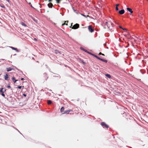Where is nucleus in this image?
Masks as SVG:
<instances>
[{"label":"nucleus","instance_id":"nucleus-1","mask_svg":"<svg viewBox=\"0 0 148 148\" xmlns=\"http://www.w3.org/2000/svg\"><path fill=\"white\" fill-rule=\"evenodd\" d=\"M101 124L103 128H108L109 127V126L108 125L106 124L104 122H101Z\"/></svg>","mask_w":148,"mask_h":148},{"label":"nucleus","instance_id":"nucleus-2","mask_svg":"<svg viewBox=\"0 0 148 148\" xmlns=\"http://www.w3.org/2000/svg\"><path fill=\"white\" fill-rule=\"evenodd\" d=\"M3 89V87H1L0 88V94L2 96L6 98L5 97V94H4V92H3L2 90Z\"/></svg>","mask_w":148,"mask_h":148},{"label":"nucleus","instance_id":"nucleus-3","mask_svg":"<svg viewBox=\"0 0 148 148\" xmlns=\"http://www.w3.org/2000/svg\"><path fill=\"white\" fill-rule=\"evenodd\" d=\"M79 27V25L78 24L76 23L72 27V29H76Z\"/></svg>","mask_w":148,"mask_h":148},{"label":"nucleus","instance_id":"nucleus-4","mask_svg":"<svg viewBox=\"0 0 148 148\" xmlns=\"http://www.w3.org/2000/svg\"><path fill=\"white\" fill-rule=\"evenodd\" d=\"M88 29L89 32L91 33L94 31V29L92 27V26L90 25L88 26Z\"/></svg>","mask_w":148,"mask_h":148},{"label":"nucleus","instance_id":"nucleus-5","mask_svg":"<svg viewBox=\"0 0 148 148\" xmlns=\"http://www.w3.org/2000/svg\"><path fill=\"white\" fill-rule=\"evenodd\" d=\"M9 47L11 48L12 50H14L16 51V52H19V50H18L17 48H15L14 47H12V46H9Z\"/></svg>","mask_w":148,"mask_h":148},{"label":"nucleus","instance_id":"nucleus-6","mask_svg":"<svg viewBox=\"0 0 148 148\" xmlns=\"http://www.w3.org/2000/svg\"><path fill=\"white\" fill-rule=\"evenodd\" d=\"M125 10L124 9H121L119 11V13L121 15H122L124 14L125 13Z\"/></svg>","mask_w":148,"mask_h":148},{"label":"nucleus","instance_id":"nucleus-7","mask_svg":"<svg viewBox=\"0 0 148 148\" xmlns=\"http://www.w3.org/2000/svg\"><path fill=\"white\" fill-rule=\"evenodd\" d=\"M4 78L6 80H9V77L7 73H6L4 75Z\"/></svg>","mask_w":148,"mask_h":148},{"label":"nucleus","instance_id":"nucleus-8","mask_svg":"<svg viewBox=\"0 0 148 148\" xmlns=\"http://www.w3.org/2000/svg\"><path fill=\"white\" fill-rule=\"evenodd\" d=\"M127 10L129 12H130V14H132L133 12V11L132 10V9H131V8L127 7Z\"/></svg>","mask_w":148,"mask_h":148},{"label":"nucleus","instance_id":"nucleus-9","mask_svg":"<svg viewBox=\"0 0 148 148\" xmlns=\"http://www.w3.org/2000/svg\"><path fill=\"white\" fill-rule=\"evenodd\" d=\"M44 76L45 78V80H47L48 78V77L47 76V74L46 73H44Z\"/></svg>","mask_w":148,"mask_h":148},{"label":"nucleus","instance_id":"nucleus-10","mask_svg":"<svg viewBox=\"0 0 148 148\" xmlns=\"http://www.w3.org/2000/svg\"><path fill=\"white\" fill-rule=\"evenodd\" d=\"M71 110H65L64 111V112L62 113V114H69V112L71 111Z\"/></svg>","mask_w":148,"mask_h":148},{"label":"nucleus","instance_id":"nucleus-11","mask_svg":"<svg viewBox=\"0 0 148 148\" xmlns=\"http://www.w3.org/2000/svg\"><path fill=\"white\" fill-rule=\"evenodd\" d=\"M31 18L36 23H38V21L36 19L34 18H33L32 16H30Z\"/></svg>","mask_w":148,"mask_h":148},{"label":"nucleus","instance_id":"nucleus-12","mask_svg":"<svg viewBox=\"0 0 148 148\" xmlns=\"http://www.w3.org/2000/svg\"><path fill=\"white\" fill-rule=\"evenodd\" d=\"M6 69L7 70V72H9L12 71V70H14V69L13 68H12L10 67L9 68H7Z\"/></svg>","mask_w":148,"mask_h":148},{"label":"nucleus","instance_id":"nucleus-13","mask_svg":"<svg viewBox=\"0 0 148 148\" xmlns=\"http://www.w3.org/2000/svg\"><path fill=\"white\" fill-rule=\"evenodd\" d=\"M80 49L82 50L83 51H84L85 52H86L87 53L88 51H87L86 49H85L83 47H80Z\"/></svg>","mask_w":148,"mask_h":148},{"label":"nucleus","instance_id":"nucleus-14","mask_svg":"<svg viewBox=\"0 0 148 148\" xmlns=\"http://www.w3.org/2000/svg\"><path fill=\"white\" fill-rule=\"evenodd\" d=\"M48 6L49 8H52L53 5L51 3H50L48 4Z\"/></svg>","mask_w":148,"mask_h":148},{"label":"nucleus","instance_id":"nucleus-15","mask_svg":"<svg viewBox=\"0 0 148 148\" xmlns=\"http://www.w3.org/2000/svg\"><path fill=\"white\" fill-rule=\"evenodd\" d=\"M12 79L13 80L14 83H15L17 81V80L15 79V78L14 77H12Z\"/></svg>","mask_w":148,"mask_h":148},{"label":"nucleus","instance_id":"nucleus-16","mask_svg":"<svg viewBox=\"0 0 148 148\" xmlns=\"http://www.w3.org/2000/svg\"><path fill=\"white\" fill-rule=\"evenodd\" d=\"M106 77L108 78L109 79H110L111 78V77L110 75L109 74H106L105 75Z\"/></svg>","mask_w":148,"mask_h":148},{"label":"nucleus","instance_id":"nucleus-17","mask_svg":"<svg viewBox=\"0 0 148 148\" xmlns=\"http://www.w3.org/2000/svg\"><path fill=\"white\" fill-rule=\"evenodd\" d=\"M52 103V101L51 100H49L47 101V103L48 105H51Z\"/></svg>","mask_w":148,"mask_h":148},{"label":"nucleus","instance_id":"nucleus-18","mask_svg":"<svg viewBox=\"0 0 148 148\" xmlns=\"http://www.w3.org/2000/svg\"><path fill=\"white\" fill-rule=\"evenodd\" d=\"M21 24L23 25V26L25 27H26L27 26V25L24 23L23 22H21Z\"/></svg>","mask_w":148,"mask_h":148},{"label":"nucleus","instance_id":"nucleus-19","mask_svg":"<svg viewBox=\"0 0 148 148\" xmlns=\"http://www.w3.org/2000/svg\"><path fill=\"white\" fill-rule=\"evenodd\" d=\"M60 52L58 50H56L55 51V53L56 54H58V53H60Z\"/></svg>","mask_w":148,"mask_h":148},{"label":"nucleus","instance_id":"nucleus-20","mask_svg":"<svg viewBox=\"0 0 148 148\" xmlns=\"http://www.w3.org/2000/svg\"><path fill=\"white\" fill-rule=\"evenodd\" d=\"M79 60L80 61H81L82 62L83 64L85 65L86 64V63L84 62L83 60L80 58Z\"/></svg>","mask_w":148,"mask_h":148},{"label":"nucleus","instance_id":"nucleus-21","mask_svg":"<svg viewBox=\"0 0 148 148\" xmlns=\"http://www.w3.org/2000/svg\"><path fill=\"white\" fill-rule=\"evenodd\" d=\"M101 61H102L104 62L107 63L108 62L107 60H105L104 59H101Z\"/></svg>","mask_w":148,"mask_h":148},{"label":"nucleus","instance_id":"nucleus-22","mask_svg":"<svg viewBox=\"0 0 148 148\" xmlns=\"http://www.w3.org/2000/svg\"><path fill=\"white\" fill-rule=\"evenodd\" d=\"M64 110V107H62L60 109V111L61 112H62Z\"/></svg>","mask_w":148,"mask_h":148},{"label":"nucleus","instance_id":"nucleus-23","mask_svg":"<svg viewBox=\"0 0 148 148\" xmlns=\"http://www.w3.org/2000/svg\"><path fill=\"white\" fill-rule=\"evenodd\" d=\"M66 22H68V21H65V22L64 23H63L62 24V26H63L64 25H67V24H66V23H65Z\"/></svg>","mask_w":148,"mask_h":148},{"label":"nucleus","instance_id":"nucleus-24","mask_svg":"<svg viewBox=\"0 0 148 148\" xmlns=\"http://www.w3.org/2000/svg\"><path fill=\"white\" fill-rule=\"evenodd\" d=\"M12 127L14 129H15V130H17V131H18L20 134H21L22 135V134L16 128V127H14V126H12Z\"/></svg>","mask_w":148,"mask_h":148},{"label":"nucleus","instance_id":"nucleus-25","mask_svg":"<svg viewBox=\"0 0 148 148\" xmlns=\"http://www.w3.org/2000/svg\"><path fill=\"white\" fill-rule=\"evenodd\" d=\"M81 15L82 16H84L85 17H89V16H88V15H87V16L85 15H84V14H81Z\"/></svg>","mask_w":148,"mask_h":148},{"label":"nucleus","instance_id":"nucleus-26","mask_svg":"<svg viewBox=\"0 0 148 148\" xmlns=\"http://www.w3.org/2000/svg\"><path fill=\"white\" fill-rule=\"evenodd\" d=\"M0 6L2 8H5V6L3 5V4H2V5H0Z\"/></svg>","mask_w":148,"mask_h":148},{"label":"nucleus","instance_id":"nucleus-27","mask_svg":"<svg viewBox=\"0 0 148 148\" xmlns=\"http://www.w3.org/2000/svg\"><path fill=\"white\" fill-rule=\"evenodd\" d=\"M105 24H106V25H107V27H108V28H109V27H110V26H109V25H108V22H106L105 23Z\"/></svg>","mask_w":148,"mask_h":148},{"label":"nucleus","instance_id":"nucleus-28","mask_svg":"<svg viewBox=\"0 0 148 148\" xmlns=\"http://www.w3.org/2000/svg\"><path fill=\"white\" fill-rule=\"evenodd\" d=\"M29 4L30 5V6L32 8H34V7L32 6L31 3L30 2H29Z\"/></svg>","mask_w":148,"mask_h":148},{"label":"nucleus","instance_id":"nucleus-29","mask_svg":"<svg viewBox=\"0 0 148 148\" xmlns=\"http://www.w3.org/2000/svg\"><path fill=\"white\" fill-rule=\"evenodd\" d=\"M22 87H23L24 86H18V87H17V88H19V89H21V88Z\"/></svg>","mask_w":148,"mask_h":148},{"label":"nucleus","instance_id":"nucleus-30","mask_svg":"<svg viewBox=\"0 0 148 148\" xmlns=\"http://www.w3.org/2000/svg\"><path fill=\"white\" fill-rule=\"evenodd\" d=\"M99 55H102L103 56H104V54L102 53L101 52H99Z\"/></svg>","mask_w":148,"mask_h":148},{"label":"nucleus","instance_id":"nucleus-31","mask_svg":"<svg viewBox=\"0 0 148 148\" xmlns=\"http://www.w3.org/2000/svg\"><path fill=\"white\" fill-rule=\"evenodd\" d=\"M6 90V89L5 88H3L2 90H3V92H5Z\"/></svg>","mask_w":148,"mask_h":148},{"label":"nucleus","instance_id":"nucleus-32","mask_svg":"<svg viewBox=\"0 0 148 148\" xmlns=\"http://www.w3.org/2000/svg\"><path fill=\"white\" fill-rule=\"evenodd\" d=\"M115 10L116 11H118L119 10V8L118 7L116 6L115 7Z\"/></svg>","mask_w":148,"mask_h":148},{"label":"nucleus","instance_id":"nucleus-33","mask_svg":"<svg viewBox=\"0 0 148 148\" xmlns=\"http://www.w3.org/2000/svg\"><path fill=\"white\" fill-rule=\"evenodd\" d=\"M140 72H141V73H142V74H144V72H143V71L142 70H140Z\"/></svg>","mask_w":148,"mask_h":148},{"label":"nucleus","instance_id":"nucleus-34","mask_svg":"<svg viewBox=\"0 0 148 148\" xmlns=\"http://www.w3.org/2000/svg\"><path fill=\"white\" fill-rule=\"evenodd\" d=\"M7 87L8 88H11V86H10V84H8V85L7 86Z\"/></svg>","mask_w":148,"mask_h":148},{"label":"nucleus","instance_id":"nucleus-35","mask_svg":"<svg viewBox=\"0 0 148 148\" xmlns=\"http://www.w3.org/2000/svg\"><path fill=\"white\" fill-rule=\"evenodd\" d=\"M23 95L25 97H26L27 96L26 94L25 93H23Z\"/></svg>","mask_w":148,"mask_h":148},{"label":"nucleus","instance_id":"nucleus-36","mask_svg":"<svg viewBox=\"0 0 148 148\" xmlns=\"http://www.w3.org/2000/svg\"><path fill=\"white\" fill-rule=\"evenodd\" d=\"M88 53L92 55V53L91 52H90L89 51H88Z\"/></svg>","mask_w":148,"mask_h":148},{"label":"nucleus","instance_id":"nucleus-37","mask_svg":"<svg viewBox=\"0 0 148 148\" xmlns=\"http://www.w3.org/2000/svg\"><path fill=\"white\" fill-rule=\"evenodd\" d=\"M97 58V59H98L99 60H101H101L102 58H100L98 56V58Z\"/></svg>","mask_w":148,"mask_h":148},{"label":"nucleus","instance_id":"nucleus-38","mask_svg":"<svg viewBox=\"0 0 148 148\" xmlns=\"http://www.w3.org/2000/svg\"><path fill=\"white\" fill-rule=\"evenodd\" d=\"M72 9H73V11L75 12L76 10L74 9V8L73 7Z\"/></svg>","mask_w":148,"mask_h":148},{"label":"nucleus","instance_id":"nucleus-39","mask_svg":"<svg viewBox=\"0 0 148 148\" xmlns=\"http://www.w3.org/2000/svg\"><path fill=\"white\" fill-rule=\"evenodd\" d=\"M52 24L54 25L56 27V23H53Z\"/></svg>","mask_w":148,"mask_h":148},{"label":"nucleus","instance_id":"nucleus-40","mask_svg":"<svg viewBox=\"0 0 148 148\" xmlns=\"http://www.w3.org/2000/svg\"><path fill=\"white\" fill-rule=\"evenodd\" d=\"M122 29L124 31H127V30L124 28H123Z\"/></svg>","mask_w":148,"mask_h":148},{"label":"nucleus","instance_id":"nucleus-41","mask_svg":"<svg viewBox=\"0 0 148 148\" xmlns=\"http://www.w3.org/2000/svg\"><path fill=\"white\" fill-rule=\"evenodd\" d=\"M119 28H121V29H122L123 27L121 26H119Z\"/></svg>","mask_w":148,"mask_h":148},{"label":"nucleus","instance_id":"nucleus-42","mask_svg":"<svg viewBox=\"0 0 148 148\" xmlns=\"http://www.w3.org/2000/svg\"><path fill=\"white\" fill-rule=\"evenodd\" d=\"M119 4H117L116 5V6L118 7V6H119Z\"/></svg>","mask_w":148,"mask_h":148},{"label":"nucleus","instance_id":"nucleus-43","mask_svg":"<svg viewBox=\"0 0 148 148\" xmlns=\"http://www.w3.org/2000/svg\"><path fill=\"white\" fill-rule=\"evenodd\" d=\"M96 55H95V54L92 53V56H94L95 57V56Z\"/></svg>","mask_w":148,"mask_h":148},{"label":"nucleus","instance_id":"nucleus-44","mask_svg":"<svg viewBox=\"0 0 148 148\" xmlns=\"http://www.w3.org/2000/svg\"><path fill=\"white\" fill-rule=\"evenodd\" d=\"M95 57L97 59V58H98V56L97 55H95Z\"/></svg>","mask_w":148,"mask_h":148},{"label":"nucleus","instance_id":"nucleus-45","mask_svg":"<svg viewBox=\"0 0 148 148\" xmlns=\"http://www.w3.org/2000/svg\"><path fill=\"white\" fill-rule=\"evenodd\" d=\"M95 57L97 59V58H98V56L97 55H95Z\"/></svg>","mask_w":148,"mask_h":148},{"label":"nucleus","instance_id":"nucleus-46","mask_svg":"<svg viewBox=\"0 0 148 148\" xmlns=\"http://www.w3.org/2000/svg\"><path fill=\"white\" fill-rule=\"evenodd\" d=\"M24 79L23 78H21V80H23Z\"/></svg>","mask_w":148,"mask_h":148},{"label":"nucleus","instance_id":"nucleus-47","mask_svg":"<svg viewBox=\"0 0 148 148\" xmlns=\"http://www.w3.org/2000/svg\"><path fill=\"white\" fill-rule=\"evenodd\" d=\"M5 60V61L6 60H5V59H0V60Z\"/></svg>","mask_w":148,"mask_h":148},{"label":"nucleus","instance_id":"nucleus-48","mask_svg":"<svg viewBox=\"0 0 148 148\" xmlns=\"http://www.w3.org/2000/svg\"><path fill=\"white\" fill-rule=\"evenodd\" d=\"M6 1H7L8 2L10 3V0H6Z\"/></svg>","mask_w":148,"mask_h":148},{"label":"nucleus","instance_id":"nucleus-49","mask_svg":"<svg viewBox=\"0 0 148 148\" xmlns=\"http://www.w3.org/2000/svg\"><path fill=\"white\" fill-rule=\"evenodd\" d=\"M34 40H35L36 41H37V39L36 38H34Z\"/></svg>","mask_w":148,"mask_h":148},{"label":"nucleus","instance_id":"nucleus-50","mask_svg":"<svg viewBox=\"0 0 148 148\" xmlns=\"http://www.w3.org/2000/svg\"><path fill=\"white\" fill-rule=\"evenodd\" d=\"M106 45V43H105L104 44V46H105Z\"/></svg>","mask_w":148,"mask_h":148},{"label":"nucleus","instance_id":"nucleus-51","mask_svg":"<svg viewBox=\"0 0 148 148\" xmlns=\"http://www.w3.org/2000/svg\"><path fill=\"white\" fill-rule=\"evenodd\" d=\"M54 76L55 77H58V76H56H56Z\"/></svg>","mask_w":148,"mask_h":148},{"label":"nucleus","instance_id":"nucleus-52","mask_svg":"<svg viewBox=\"0 0 148 148\" xmlns=\"http://www.w3.org/2000/svg\"><path fill=\"white\" fill-rule=\"evenodd\" d=\"M16 55V54H14V55H13V56H15Z\"/></svg>","mask_w":148,"mask_h":148},{"label":"nucleus","instance_id":"nucleus-53","mask_svg":"<svg viewBox=\"0 0 148 148\" xmlns=\"http://www.w3.org/2000/svg\"><path fill=\"white\" fill-rule=\"evenodd\" d=\"M32 59H34H34H35L34 58V57H32Z\"/></svg>","mask_w":148,"mask_h":148},{"label":"nucleus","instance_id":"nucleus-54","mask_svg":"<svg viewBox=\"0 0 148 148\" xmlns=\"http://www.w3.org/2000/svg\"><path fill=\"white\" fill-rule=\"evenodd\" d=\"M20 71H21V72H22V73H23V72H22V71H21V70H20Z\"/></svg>","mask_w":148,"mask_h":148},{"label":"nucleus","instance_id":"nucleus-55","mask_svg":"<svg viewBox=\"0 0 148 148\" xmlns=\"http://www.w3.org/2000/svg\"><path fill=\"white\" fill-rule=\"evenodd\" d=\"M49 70L50 71V72H51V71H50V69L49 68Z\"/></svg>","mask_w":148,"mask_h":148},{"label":"nucleus","instance_id":"nucleus-56","mask_svg":"<svg viewBox=\"0 0 148 148\" xmlns=\"http://www.w3.org/2000/svg\"><path fill=\"white\" fill-rule=\"evenodd\" d=\"M76 12V13H77V14H78V12Z\"/></svg>","mask_w":148,"mask_h":148},{"label":"nucleus","instance_id":"nucleus-57","mask_svg":"<svg viewBox=\"0 0 148 148\" xmlns=\"http://www.w3.org/2000/svg\"><path fill=\"white\" fill-rule=\"evenodd\" d=\"M0 48H3V47H0Z\"/></svg>","mask_w":148,"mask_h":148},{"label":"nucleus","instance_id":"nucleus-58","mask_svg":"<svg viewBox=\"0 0 148 148\" xmlns=\"http://www.w3.org/2000/svg\"><path fill=\"white\" fill-rule=\"evenodd\" d=\"M12 55H11V58H12Z\"/></svg>","mask_w":148,"mask_h":148},{"label":"nucleus","instance_id":"nucleus-59","mask_svg":"<svg viewBox=\"0 0 148 148\" xmlns=\"http://www.w3.org/2000/svg\"><path fill=\"white\" fill-rule=\"evenodd\" d=\"M106 48H107L108 49V47H107Z\"/></svg>","mask_w":148,"mask_h":148}]
</instances>
